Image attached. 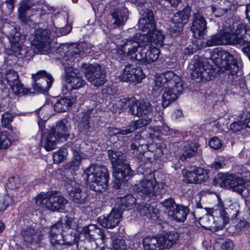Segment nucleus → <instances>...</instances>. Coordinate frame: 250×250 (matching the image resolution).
<instances>
[{
	"mask_svg": "<svg viewBox=\"0 0 250 250\" xmlns=\"http://www.w3.org/2000/svg\"><path fill=\"white\" fill-rule=\"evenodd\" d=\"M241 121L245 128L246 127L250 128V112H244L242 115Z\"/></svg>",
	"mask_w": 250,
	"mask_h": 250,
	"instance_id": "obj_54",
	"label": "nucleus"
},
{
	"mask_svg": "<svg viewBox=\"0 0 250 250\" xmlns=\"http://www.w3.org/2000/svg\"><path fill=\"white\" fill-rule=\"evenodd\" d=\"M136 199L131 195H128L125 197L117 198L116 206L123 212L126 208H134V207H137L138 204H135Z\"/></svg>",
	"mask_w": 250,
	"mask_h": 250,
	"instance_id": "obj_34",
	"label": "nucleus"
},
{
	"mask_svg": "<svg viewBox=\"0 0 250 250\" xmlns=\"http://www.w3.org/2000/svg\"><path fill=\"white\" fill-rule=\"evenodd\" d=\"M216 180L221 187L228 188L240 194L246 188L244 179L234 174L227 175L222 178H217Z\"/></svg>",
	"mask_w": 250,
	"mask_h": 250,
	"instance_id": "obj_15",
	"label": "nucleus"
},
{
	"mask_svg": "<svg viewBox=\"0 0 250 250\" xmlns=\"http://www.w3.org/2000/svg\"><path fill=\"white\" fill-rule=\"evenodd\" d=\"M14 0H7L5 2L6 7L10 11H11L14 8Z\"/></svg>",
	"mask_w": 250,
	"mask_h": 250,
	"instance_id": "obj_62",
	"label": "nucleus"
},
{
	"mask_svg": "<svg viewBox=\"0 0 250 250\" xmlns=\"http://www.w3.org/2000/svg\"><path fill=\"white\" fill-rule=\"evenodd\" d=\"M21 185L20 179L18 177H13L9 180L8 186L11 188H18Z\"/></svg>",
	"mask_w": 250,
	"mask_h": 250,
	"instance_id": "obj_56",
	"label": "nucleus"
},
{
	"mask_svg": "<svg viewBox=\"0 0 250 250\" xmlns=\"http://www.w3.org/2000/svg\"><path fill=\"white\" fill-rule=\"evenodd\" d=\"M142 47L138 52L136 60L144 64H149L156 61L160 55V50L158 47L152 46L148 43H143Z\"/></svg>",
	"mask_w": 250,
	"mask_h": 250,
	"instance_id": "obj_18",
	"label": "nucleus"
},
{
	"mask_svg": "<svg viewBox=\"0 0 250 250\" xmlns=\"http://www.w3.org/2000/svg\"><path fill=\"white\" fill-rule=\"evenodd\" d=\"M152 22L154 25V27L152 29L146 24V30L142 29L139 25V28L142 30L144 33L141 35H145L146 38L145 40L144 43H149L152 46L155 45V47H161L163 45L164 40L165 39V35L162 32L157 30L155 28V22L154 21V17H152Z\"/></svg>",
	"mask_w": 250,
	"mask_h": 250,
	"instance_id": "obj_19",
	"label": "nucleus"
},
{
	"mask_svg": "<svg viewBox=\"0 0 250 250\" xmlns=\"http://www.w3.org/2000/svg\"><path fill=\"white\" fill-rule=\"evenodd\" d=\"M213 70L207 63L199 62L194 63L191 69V78L197 82L211 79Z\"/></svg>",
	"mask_w": 250,
	"mask_h": 250,
	"instance_id": "obj_21",
	"label": "nucleus"
},
{
	"mask_svg": "<svg viewBox=\"0 0 250 250\" xmlns=\"http://www.w3.org/2000/svg\"><path fill=\"white\" fill-rule=\"evenodd\" d=\"M134 131V129L132 128L131 125L127 127H124L122 129H120V135H125L129 134Z\"/></svg>",
	"mask_w": 250,
	"mask_h": 250,
	"instance_id": "obj_58",
	"label": "nucleus"
},
{
	"mask_svg": "<svg viewBox=\"0 0 250 250\" xmlns=\"http://www.w3.org/2000/svg\"><path fill=\"white\" fill-rule=\"evenodd\" d=\"M68 154L67 150L65 148H60L53 155V160L56 163H60L65 160Z\"/></svg>",
	"mask_w": 250,
	"mask_h": 250,
	"instance_id": "obj_48",
	"label": "nucleus"
},
{
	"mask_svg": "<svg viewBox=\"0 0 250 250\" xmlns=\"http://www.w3.org/2000/svg\"><path fill=\"white\" fill-rule=\"evenodd\" d=\"M83 158L82 153L77 150H74L73 157L72 160L66 165L67 168L73 171L78 170Z\"/></svg>",
	"mask_w": 250,
	"mask_h": 250,
	"instance_id": "obj_43",
	"label": "nucleus"
},
{
	"mask_svg": "<svg viewBox=\"0 0 250 250\" xmlns=\"http://www.w3.org/2000/svg\"><path fill=\"white\" fill-rule=\"evenodd\" d=\"M5 78L13 92L16 94L24 93L25 89L19 79V75L14 70H8Z\"/></svg>",
	"mask_w": 250,
	"mask_h": 250,
	"instance_id": "obj_28",
	"label": "nucleus"
},
{
	"mask_svg": "<svg viewBox=\"0 0 250 250\" xmlns=\"http://www.w3.org/2000/svg\"><path fill=\"white\" fill-rule=\"evenodd\" d=\"M2 31L5 33L11 44V49L15 56L20 57L26 56L27 49L23 45L25 36L18 31L15 24L5 23L3 25Z\"/></svg>",
	"mask_w": 250,
	"mask_h": 250,
	"instance_id": "obj_7",
	"label": "nucleus"
},
{
	"mask_svg": "<svg viewBox=\"0 0 250 250\" xmlns=\"http://www.w3.org/2000/svg\"><path fill=\"white\" fill-rule=\"evenodd\" d=\"M135 99L133 98H123L120 100H116L113 104V112L120 113L122 109L132 106L135 103Z\"/></svg>",
	"mask_w": 250,
	"mask_h": 250,
	"instance_id": "obj_40",
	"label": "nucleus"
},
{
	"mask_svg": "<svg viewBox=\"0 0 250 250\" xmlns=\"http://www.w3.org/2000/svg\"><path fill=\"white\" fill-rule=\"evenodd\" d=\"M162 239L160 240V236H147L143 240L142 244L145 250H163Z\"/></svg>",
	"mask_w": 250,
	"mask_h": 250,
	"instance_id": "obj_32",
	"label": "nucleus"
},
{
	"mask_svg": "<svg viewBox=\"0 0 250 250\" xmlns=\"http://www.w3.org/2000/svg\"><path fill=\"white\" fill-rule=\"evenodd\" d=\"M65 187L66 192L74 203L83 204L88 201V195L87 192L83 190L76 181L71 178H66Z\"/></svg>",
	"mask_w": 250,
	"mask_h": 250,
	"instance_id": "obj_13",
	"label": "nucleus"
},
{
	"mask_svg": "<svg viewBox=\"0 0 250 250\" xmlns=\"http://www.w3.org/2000/svg\"><path fill=\"white\" fill-rule=\"evenodd\" d=\"M108 156L114 168L113 175L115 187L119 188L124 180L131 176L132 170L122 152L109 150Z\"/></svg>",
	"mask_w": 250,
	"mask_h": 250,
	"instance_id": "obj_3",
	"label": "nucleus"
},
{
	"mask_svg": "<svg viewBox=\"0 0 250 250\" xmlns=\"http://www.w3.org/2000/svg\"><path fill=\"white\" fill-rule=\"evenodd\" d=\"M198 145L195 142H187L183 148V153L179 154V158L182 161H185L187 158L194 156L197 152Z\"/></svg>",
	"mask_w": 250,
	"mask_h": 250,
	"instance_id": "obj_37",
	"label": "nucleus"
},
{
	"mask_svg": "<svg viewBox=\"0 0 250 250\" xmlns=\"http://www.w3.org/2000/svg\"><path fill=\"white\" fill-rule=\"evenodd\" d=\"M210 167L215 169L222 168L223 165L221 162L219 161H214L210 165Z\"/></svg>",
	"mask_w": 250,
	"mask_h": 250,
	"instance_id": "obj_61",
	"label": "nucleus"
},
{
	"mask_svg": "<svg viewBox=\"0 0 250 250\" xmlns=\"http://www.w3.org/2000/svg\"><path fill=\"white\" fill-rule=\"evenodd\" d=\"M66 78L68 84L73 89L80 88L85 84L81 74L72 68L66 70Z\"/></svg>",
	"mask_w": 250,
	"mask_h": 250,
	"instance_id": "obj_30",
	"label": "nucleus"
},
{
	"mask_svg": "<svg viewBox=\"0 0 250 250\" xmlns=\"http://www.w3.org/2000/svg\"><path fill=\"white\" fill-rule=\"evenodd\" d=\"M97 234L100 237L103 244L105 243V239H106L105 235L104 233V230L97 227L95 225L90 224L87 226H85L83 229L81 234H83L86 238L85 241L84 242L85 246L82 245V241L79 242L78 238L77 237L76 235L74 233H70L69 235H72V237H68V241L71 240L74 238L76 239L75 242L72 244H76L77 245V248L79 250H104V247L103 246L101 249L98 248L97 246V243L94 240V236L95 234Z\"/></svg>",
	"mask_w": 250,
	"mask_h": 250,
	"instance_id": "obj_4",
	"label": "nucleus"
},
{
	"mask_svg": "<svg viewBox=\"0 0 250 250\" xmlns=\"http://www.w3.org/2000/svg\"><path fill=\"white\" fill-rule=\"evenodd\" d=\"M232 32L221 30L216 34L210 36L206 42V46H213L225 44L234 45Z\"/></svg>",
	"mask_w": 250,
	"mask_h": 250,
	"instance_id": "obj_24",
	"label": "nucleus"
},
{
	"mask_svg": "<svg viewBox=\"0 0 250 250\" xmlns=\"http://www.w3.org/2000/svg\"><path fill=\"white\" fill-rule=\"evenodd\" d=\"M249 226L247 221L245 220H240L235 225L236 228L239 229H243Z\"/></svg>",
	"mask_w": 250,
	"mask_h": 250,
	"instance_id": "obj_60",
	"label": "nucleus"
},
{
	"mask_svg": "<svg viewBox=\"0 0 250 250\" xmlns=\"http://www.w3.org/2000/svg\"><path fill=\"white\" fill-rule=\"evenodd\" d=\"M50 32L48 30L37 29L30 38L31 44L40 53L47 52L50 49Z\"/></svg>",
	"mask_w": 250,
	"mask_h": 250,
	"instance_id": "obj_12",
	"label": "nucleus"
},
{
	"mask_svg": "<svg viewBox=\"0 0 250 250\" xmlns=\"http://www.w3.org/2000/svg\"><path fill=\"white\" fill-rule=\"evenodd\" d=\"M70 127V124L68 120L64 119L59 121L56 125V127L51 128L50 131L59 139L62 138L65 139L69 136Z\"/></svg>",
	"mask_w": 250,
	"mask_h": 250,
	"instance_id": "obj_31",
	"label": "nucleus"
},
{
	"mask_svg": "<svg viewBox=\"0 0 250 250\" xmlns=\"http://www.w3.org/2000/svg\"><path fill=\"white\" fill-rule=\"evenodd\" d=\"M152 177L153 175L149 174L147 177H145L143 180L138 181L133 186V190L145 198L153 199L160 195L163 190V185L157 184Z\"/></svg>",
	"mask_w": 250,
	"mask_h": 250,
	"instance_id": "obj_8",
	"label": "nucleus"
},
{
	"mask_svg": "<svg viewBox=\"0 0 250 250\" xmlns=\"http://www.w3.org/2000/svg\"><path fill=\"white\" fill-rule=\"evenodd\" d=\"M90 115L88 112L83 114L81 120L79 123L80 127L83 130H87L90 127L89 123Z\"/></svg>",
	"mask_w": 250,
	"mask_h": 250,
	"instance_id": "obj_50",
	"label": "nucleus"
},
{
	"mask_svg": "<svg viewBox=\"0 0 250 250\" xmlns=\"http://www.w3.org/2000/svg\"><path fill=\"white\" fill-rule=\"evenodd\" d=\"M84 174L89 188L97 192L105 190L108 186L109 174L106 168L100 165H92L85 170Z\"/></svg>",
	"mask_w": 250,
	"mask_h": 250,
	"instance_id": "obj_2",
	"label": "nucleus"
},
{
	"mask_svg": "<svg viewBox=\"0 0 250 250\" xmlns=\"http://www.w3.org/2000/svg\"><path fill=\"white\" fill-rule=\"evenodd\" d=\"M85 43H82L81 44H76L71 47L69 50V59L72 62L77 60L79 61L81 57L83 54L84 49L86 50Z\"/></svg>",
	"mask_w": 250,
	"mask_h": 250,
	"instance_id": "obj_41",
	"label": "nucleus"
},
{
	"mask_svg": "<svg viewBox=\"0 0 250 250\" xmlns=\"http://www.w3.org/2000/svg\"><path fill=\"white\" fill-rule=\"evenodd\" d=\"M218 204L212 208V216L217 215L218 214L220 215L218 220L220 222V224L212 228V231L214 232L222 229L229 222V218L234 219L237 217L239 212L238 210L236 208L235 209H233L231 207H229V208H226L221 199L218 198Z\"/></svg>",
	"mask_w": 250,
	"mask_h": 250,
	"instance_id": "obj_9",
	"label": "nucleus"
},
{
	"mask_svg": "<svg viewBox=\"0 0 250 250\" xmlns=\"http://www.w3.org/2000/svg\"><path fill=\"white\" fill-rule=\"evenodd\" d=\"M183 174V181L188 184H201L208 178L207 170L201 167H194L192 170L185 169Z\"/></svg>",
	"mask_w": 250,
	"mask_h": 250,
	"instance_id": "obj_20",
	"label": "nucleus"
},
{
	"mask_svg": "<svg viewBox=\"0 0 250 250\" xmlns=\"http://www.w3.org/2000/svg\"><path fill=\"white\" fill-rule=\"evenodd\" d=\"M234 45L250 47V26L242 23L235 22L231 29Z\"/></svg>",
	"mask_w": 250,
	"mask_h": 250,
	"instance_id": "obj_14",
	"label": "nucleus"
},
{
	"mask_svg": "<svg viewBox=\"0 0 250 250\" xmlns=\"http://www.w3.org/2000/svg\"><path fill=\"white\" fill-rule=\"evenodd\" d=\"M32 78L34 82L33 88L40 92L48 91L54 82L51 75L45 70H40L32 75Z\"/></svg>",
	"mask_w": 250,
	"mask_h": 250,
	"instance_id": "obj_17",
	"label": "nucleus"
},
{
	"mask_svg": "<svg viewBox=\"0 0 250 250\" xmlns=\"http://www.w3.org/2000/svg\"><path fill=\"white\" fill-rule=\"evenodd\" d=\"M116 55L117 56V58L121 60H125L126 57H128L126 55V51L125 49L122 47V46H121V48L120 49L116 51Z\"/></svg>",
	"mask_w": 250,
	"mask_h": 250,
	"instance_id": "obj_59",
	"label": "nucleus"
},
{
	"mask_svg": "<svg viewBox=\"0 0 250 250\" xmlns=\"http://www.w3.org/2000/svg\"><path fill=\"white\" fill-rule=\"evenodd\" d=\"M233 244L229 239H218L213 245L214 250H232Z\"/></svg>",
	"mask_w": 250,
	"mask_h": 250,
	"instance_id": "obj_44",
	"label": "nucleus"
},
{
	"mask_svg": "<svg viewBox=\"0 0 250 250\" xmlns=\"http://www.w3.org/2000/svg\"><path fill=\"white\" fill-rule=\"evenodd\" d=\"M21 235L25 242L30 244H37L42 239L41 231L32 226L23 228L21 231Z\"/></svg>",
	"mask_w": 250,
	"mask_h": 250,
	"instance_id": "obj_29",
	"label": "nucleus"
},
{
	"mask_svg": "<svg viewBox=\"0 0 250 250\" xmlns=\"http://www.w3.org/2000/svg\"><path fill=\"white\" fill-rule=\"evenodd\" d=\"M146 37L140 33L135 34L132 37L125 39L122 41L121 46L126 51V55L131 60H136L138 52L142 46L140 45L145 43Z\"/></svg>",
	"mask_w": 250,
	"mask_h": 250,
	"instance_id": "obj_11",
	"label": "nucleus"
},
{
	"mask_svg": "<svg viewBox=\"0 0 250 250\" xmlns=\"http://www.w3.org/2000/svg\"><path fill=\"white\" fill-rule=\"evenodd\" d=\"M159 236L160 240H163L161 243L164 250L170 248L177 242L179 238L178 234L174 231H170Z\"/></svg>",
	"mask_w": 250,
	"mask_h": 250,
	"instance_id": "obj_39",
	"label": "nucleus"
},
{
	"mask_svg": "<svg viewBox=\"0 0 250 250\" xmlns=\"http://www.w3.org/2000/svg\"><path fill=\"white\" fill-rule=\"evenodd\" d=\"M61 231V224L59 222L50 228L49 238L52 245L54 246L57 245H72L76 241L75 238L71 240L68 241V237H72V235H67L64 238Z\"/></svg>",
	"mask_w": 250,
	"mask_h": 250,
	"instance_id": "obj_22",
	"label": "nucleus"
},
{
	"mask_svg": "<svg viewBox=\"0 0 250 250\" xmlns=\"http://www.w3.org/2000/svg\"><path fill=\"white\" fill-rule=\"evenodd\" d=\"M11 145V141L7 133L6 132H0V149H6Z\"/></svg>",
	"mask_w": 250,
	"mask_h": 250,
	"instance_id": "obj_49",
	"label": "nucleus"
},
{
	"mask_svg": "<svg viewBox=\"0 0 250 250\" xmlns=\"http://www.w3.org/2000/svg\"><path fill=\"white\" fill-rule=\"evenodd\" d=\"M81 69L88 81L94 86H100L105 83V74L99 64L84 63Z\"/></svg>",
	"mask_w": 250,
	"mask_h": 250,
	"instance_id": "obj_10",
	"label": "nucleus"
},
{
	"mask_svg": "<svg viewBox=\"0 0 250 250\" xmlns=\"http://www.w3.org/2000/svg\"><path fill=\"white\" fill-rule=\"evenodd\" d=\"M12 197L9 195H0V211L4 210L13 203Z\"/></svg>",
	"mask_w": 250,
	"mask_h": 250,
	"instance_id": "obj_47",
	"label": "nucleus"
},
{
	"mask_svg": "<svg viewBox=\"0 0 250 250\" xmlns=\"http://www.w3.org/2000/svg\"><path fill=\"white\" fill-rule=\"evenodd\" d=\"M12 120L13 118L10 114L8 113L4 114L2 117V124L6 126V125H8L12 122Z\"/></svg>",
	"mask_w": 250,
	"mask_h": 250,
	"instance_id": "obj_57",
	"label": "nucleus"
},
{
	"mask_svg": "<svg viewBox=\"0 0 250 250\" xmlns=\"http://www.w3.org/2000/svg\"><path fill=\"white\" fill-rule=\"evenodd\" d=\"M122 213L123 212L115 205L106 217L98 218V222L104 228L113 229L119 224Z\"/></svg>",
	"mask_w": 250,
	"mask_h": 250,
	"instance_id": "obj_23",
	"label": "nucleus"
},
{
	"mask_svg": "<svg viewBox=\"0 0 250 250\" xmlns=\"http://www.w3.org/2000/svg\"><path fill=\"white\" fill-rule=\"evenodd\" d=\"M36 204L52 211H62L68 201L62 195L55 191L41 192L35 198Z\"/></svg>",
	"mask_w": 250,
	"mask_h": 250,
	"instance_id": "obj_6",
	"label": "nucleus"
},
{
	"mask_svg": "<svg viewBox=\"0 0 250 250\" xmlns=\"http://www.w3.org/2000/svg\"><path fill=\"white\" fill-rule=\"evenodd\" d=\"M161 204L168 211L169 210H172L174 209L176 206H177V205L175 203L174 200L171 198L165 200L164 201L162 202Z\"/></svg>",
	"mask_w": 250,
	"mask_h": 250,
	"instance_id": "obj_52",
	"label": "nucleus"
},
{
	"mask_svg": "<svg viewBox=\"0 0 250 250\" xmlns=\"http://www.w3.org/2000/svg\"><path fill=\"white\" fill-rule=\"evenodd\" d=\"M210 59L219 67L220 72L229 77L237 74L239 70L237 61L229 52L217 49L212 52Z\"/></svg>",
	"mask_w": 250,
	"mask_h": 250,
	"instance_id": "obj_5",
	"label": "nucleus"
},
{
	"mask_svg": "<svg viewBox=\"0 0 250 250\" xmlns=\"http://www.w3.org/2000/svg\"><path fill=\"white\" fill-rule=\"evenodd\" d=\"M151 117H146V118L140 119L138 120L133 121L131 123V125L132 128L134 129L135 131V130L146 126L151 122Z\"/></svg>",
	"mask_w": 250,
	"mask_h": 250,
	"instance_id": "obj_46",
	"label": "nucleus"
},
{
	"mask_svg": "<svg viewBox=\"0 0 250 250\" xmlns=\"http://www.w3.org/2000/svg\"><path fill=\"white\" fill-rule=\"evenodd\" d=\"M111 250H125V241L121 239H116L113 242Z\"/></svg>",
	"mask_w": 250,
	"mask_h": 250,
	"instance_id": "obj_51",
	"label": "nucleus"
},
{
	"mask_svg": "<svg viewBox=\"0 0 250 250\" xmlns=\"http://www.w3.org/2000/svg\"><path fill=\"white\" fill-rule=\"evenodd\" d=\"M120 77L123 81L132 82H140L144 77L140 67L130 64L125 65Z\"/></svg>",
	"mask_w": 250,
	"mask_h": 250,
	"instance_id": "obj_26",
	"label": "nucleus"
},
{
	"mask_svg": "<svg viewBox=\"0 0 250 250\" xmlns=\"http://www.w3.org/2000/svg\"><path fill=\"white\" fill-rule=\"evenodd\" d=\"M209 146L214 149H218L221 147L222 143L218 137H214L209 141Z\"/></svg>",
	"mask_w": 250,
	"mask_h": 250,
	"instance_id": "obj_53",
	"label": "nucleus"
},
{
	"mask_svg": "<svg viewBox=\"0 0 250 250\" xmlns=\"http://www.w3.org/2000/svg\"><path fill=\"white\" fill-rule=\"evenodd\" d=\"M182 0H166V1L169 3L172 6L176 7L178 6Z\"/></svg>",
	"mask_w": 250,
	"mask_h": 250,
	"instance_id": "obj_63",
	"label": "nucleus"
},
{
	"mask_svg": "<svg viewBox=\"0 0 250 250\" xmlns=\"http://www.w3.org/2000/svg\"><path fill=\"white\" fill-rule=\"evenodd\" d=\"M64 221L65 225L68 228H72L75 227V225L73 224V221L72 219L67 218L66 220H64Z\"/></svg>",
	"mask_w": 250,
	"mask_h": 250,
	"instance_id": "obj_64",
	"label": "nucleus"
},
{
	"mask_svg": "<svg viewBox=\"0 0 250 250\" xmlns=\"http://www.w3.org/2000/svg\"><path fill=\"white\" fill-rule=\"evenodd\" d=\"M190 10L188 7L176 13L172 17L169 27V31L172 36H176L182 31L184 26L188 22Z\"/></svg>",
	"mask_w": 250,
	"mask_h": 250,
	"instance_id": "obj_16",
	"label": "nucleus"
},
{
	"mask_svg": "<svg viewBox=\"0 0 250 250\" xmlns=\"http://www.w3.org/2000/svg\"><path fill=\"white\" fill-rule=\"evenodd\" d=\"M245 128L242 121L236 122L229 125V129L233 132H237Z\"/></svg>",
	"mask_w": 250,
	"mask_h": 250,
	"instance_id": "obj_55",
	"label": "nucleus"
},
{
	"mask_svg": "<svg viewBox=\"0 0 250 250\" xmlns=\"http://www.w3.org/2000/svg\"><path fill=\"white\" fill-rule=\"evenodd\" d=\"M188 213V208L182 205H177L172 210H169L167 214L178 222H184Z\"/></svg>",
	"mask_w": 250,
	"mask_h": 250,
	"instance_id": "obj_38",
	"label": "nucleus"
},
{
	"mask_svg": "<svg viewBox=\"0 0 250 250\" xmlns=\"http://www.w3.org/2000/svg\"><path fill=\"white\" fill-rule=\"evenodd\" d=\"M31 9L27 2H23L21 4L19 9V19L22 22L26 23L29 19Z\"/></svg>",
	"mask_w": 250,
	"mask_h": 250,
	"instance_id": "obj_45",
	"label": "nucleus"
},
{
	"mask_svg": "<svg viewBox=\"0 0 250 250\" xmlns=\"http://www.w3.org/2000/svg\"><path fill=\"white\" fill-rule=\"evenodd\" d=\"M207 21L205 18L199 12L193 14L190 30L194 38H202L207 32Z\"/></svg>",
	"mask_w": 250,
	"mask_h": 250,
	"instance_id": "obj_25",
	"label": "nucleus"
},
{
	"mask_svg": "<svg viewBox=\"0 0 250 250\" xmlns=\"http://www.w3.org/2000/svg\"><path fill=\"white\" fill-rule=\"evenodd\" d=\"M111 13L114 19L113 23L117 27L124 25L128 19L127 9L123 7H118L117 9L113 10Z\"/></svg>",
	"mask_w": 250,
	"mask_h": 250,
	"instance_id": "obj_33",
	"label": "nucleus"
},
{
	"mask_svg": "<svg viewBox=\"0 0 250 250\" xmlns=\"http://www.w3.org/2000/svg\"><path fill=\"white\" fill-rule=\"evenodd\" d=\"M136 210L141 215H144L148 218H152L156 215L154 208L150 204L142 203L137 205Z\"/></svg>",
	"mask_w": 250,
	"mask_h": 250,
	"instance_id": "obj_42",
	"label": "nucleus"
},
{
	"mask_svg": "<svg viewBox=\"0 0 250 250\" xmlns=\"http://www.w3.org/2000/svg\"><path fill=\"white\" fill-rule=\"evenodd\" d=\"M167 83L168 86L163 89L162 105L166 107L177 98L178 94L184 90L183 82L180 77L171 71H167L155 77L154 86L159 89Z\"/></svg>",
	"mask_w": 250,
	"mask_h": 250,
	"instance_id": "obj_1",
	"label": "nucleus"
},
{
	"mask_svg": "<svg viewBox=\"0 0 250 250\" xmlns=\"http://www.w3.org/2000/svg\"><path fill=\"white\" fill-rule=\"evenodd\" d=\"M152 111L153 108L151 104L144 100L135 101L129 109L131 114L138 117H149Z\"/></svg>",
	"mask_w": 250,
	"mask_h": 250,
	"instance_id": "obj_27",
	"label": "nucleus"
},
{
	"mask_svg": "<svg viewBox=\"0 0 250 250\" xmlns=\"http://www.w3.org/2000/svg\"><path fill=\"white\" fill-rule=\"evenodd\" d=\"M59 139L57 136L51 133L50 130L46 134H44L42 138L41 145L47 151H50L55 148L56 141Z\"/></svg>",
	"mask_w": 250,
	"mask_h": 250,
	"instance_id": "obj_35",
	"label": "nucleus"
},
{
	"mask_svg": "<svg viewBox=\"0 0 250 250\" xmlns=\"http://www.w3.org/2000/svg\"><path fill=\"white\" fill-rule=\"evenodd\" d=\"M76 101V97L72 96L61 99L54 104V110L58 112L66 111Z\"/></svg>",
	"mask_w": 250,
	"mask_h": 250,
	"instance_id": "obj_36",
	"label": "nucleus"
}]
</instances>
